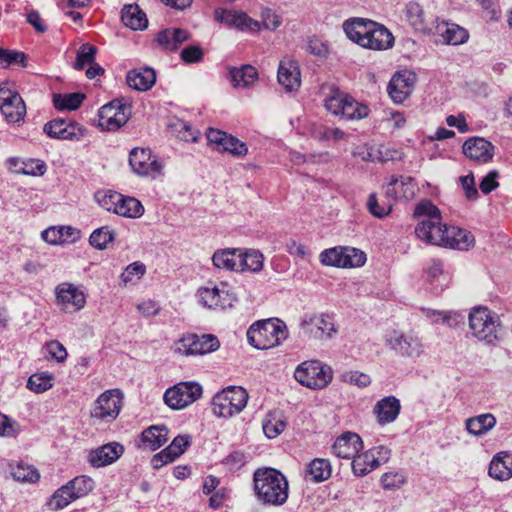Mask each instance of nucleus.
Wrapping results in <instances>:
<instances>
[{"label":"nucleus","mask_w":512,"mask_h":512,"mask_svg":"<svg viewBox=\"0 0 512 512\" xmlns=\"http://www.w3.org/2000/svg\"><path fill=\"white\" fill-rule=\"evenodd\" d=\"M496 425V418L491 413L480 414L466 420L467 431L475 436H481L490 431Z\"/></svg>","instance_id":"e433bc0d"},{"label":"nucleus","mask_w":512,"mask_h":512,"mask_svg":"<svg viewBox=\"0 0 512 512\" xmlns=\"http://www.w3.org/2000/svg\"><path fill=\"white\" fill-rule=\"evenodd\" d=\"M331 465L326 459L316 458L306 468V478L313 482H323L331 476Z\"/></svg>","instance_id":"79ce46f5"},{"label":"nucleus","mask_w":512,"mask_h":512,"mask_svg":"<svg viewBox=\"0 0 512 512\" xmlns=\"http://www.w3.org/2000/svg\"><path fill=\"white\" fill-rule=\"evenodd\" d=\"M0 111L9 123H20L24 120L26 106L21 97H14L10 103H1Z\"/></svg>","instance_id":"ea45409f"},{"label":"nucleus","mask_w":512,"mask_h":512,"mask_svg":"<svg viewBox=\"0 0 512 512\" xmlns=\"http://www.w3.org/2000/svg\"><path fill=\"white\" fill-rule=\"evenodd\" d=\"M390 348L404 358L417 359L424 354L422 338L414 332L394 331L388 340Z\"/></svg>","instance_id":"4468645a"},{"label":"nucleus","mask_w":512,"mask_h":512,"mask_svg":"<svg viewBox=\"0 0 512 512\" xmlns=\"http://www.w3.org/2000/svg\"><path fill=\"white\" fill-rule=\"evenodd\" d=\"M214 15L217 21L243 32H258L261 29V23L244 12L218 8Z\"/></svg>","instance_id":"a211bd4d"},{"label":"nucleus","mask_w":512,"mask_h":512,"mask_svg":"<svg viewBox=\"0 0 512 512\" xmlns=\"http://www.w3.org/2000/svg\"><path fill=\"white\" fill-rule=\"evenodd\" d=\"M320 262L325 266L344 268V247H333L322 251Z\"/></svg>","instance_id":"3c124183"},{"label":"nucleus","mask_w":512,"mask_h":512,"mask_svg":"<svg viewBox=\"0 0 512 512\" xmlns=\"http://www.w3.org/2000/svg\"><path fill=\"white\" fill-rule=\"evenodd\" d=\"M488 473L496 480H509L512 477V453L500 452L495 455L490 462Z\"/></svg>","instance_id":"7c9ffc66"},{"label":"nucleus","mask_w":512,"mask_h":512,"mask_svg":"<svg viewBox=\"0 0 512 512\" xmlns=\"http://www.w3.org/2000/svg\"><path fill=\"white\" fill-rule=\"evenodd\" d=\"M401 404L395 396H386L376 402L373 413L378 424L384 426L394 422L400 414Z\"/></svg>","instance_id":"5701e85b"},{"label":"nucleus","mask_w":512,"mask_h":512,"mask_svg":"<svg viewBox=\"0 0 512 512\" xmlns=\"http://www.w3.org/2000/svg\"><path fill=\"white\" fill-rule=\"evenodd\" d=\"M427 281L436 288L443 290L450 283V275L443 269V263L440 260L433 259L426 268Z\"/></svg>","instance_id":"4c0bfd02"},{"label":"nucleus","mask_w":512,"mask_h":512,"mask_svg":"<svg viewBox=\"0 0 512 512\" xmlns=\"http://www.w3.org/2000/svg\"><path fill=\"white\" fill-rule=\"evenodd\" d=\"M248 399V392L244 388L229 386L213 397L212 411L217 417L231 418L244 410Z\"/></svg>","instance_id":"423d86ee"},{"label":"nucleus","mask_w":512,"mask_h":512,"mask_svg":"<svg viewBox=\"0 0 512 512\" xmlns=\"http://www.w3.org/2000/svg\"><path fill=\"white\" fill-rule=\"evenodd\" d=\"M363 447L359 435L352 432H346L339 436L333 444L334 454L343 459L353 458Z\"/></svg>","instance_id":"a878e982"},{"label":"nucleus","mask_w":512,"mask_h":512,"mask_svg":"<svg viewBox=\"0 0 512 512\" xmlns=\"http://www.w3.org/2000/svg\"><path fill=\"white\" fill-rule=\"evenodd\" d=\"M406 482V477L398 471L384 473L381 477V485L386 490L399 489Z\"/></svg>","instance_id":"13d9d810"},{"label":"nucleus","mask_w":512,"mask_h":512,"mask_svg":"<svg viewBox=\"0 0 512 512\" xmlns=\"http://www.w3.org/2000/svg\"><path fill=\"white\" fill-rule=\"evenodd\" d=\"M191 38V33L185 29L168 28L157 33L155 41L166 51H176Z\"/></svg>","instance_id":"c85d7f7f"},{"label":"nucleus","mask_w":512,"mask_h":512,"mask_svg":"<svg viewBox=\"0 0 512 512\" xmlns=\"http://www.w3.org/2000/svg\"><path fill=\"white\" fill-rule=\"evenodd\" d=\"M11 475L16 481L28 483H35L40 478V474L35 467L23 462L11 466Z\"/></svg>","instance_id":"de8ad7c7"},{"label":"nucleus","mask_w":512,"mask_h":512,"mask_svg":"<svg viewBox=\"0 0 512 512\" xmlns=\"http://www.w3.org/2000/svg\"><path fill=\"white\" fill-rule=\"evenodd\" d=\"M406 17L410 24L419 30H424L429 23H433V17L427 18L423 7L417 2H410L406 6Z\"/></svg>","instance_id":"c03bdc74"},{"label":"nucleus","mask_w":512,"mask_h":512,"mask_svg":"<svg viewBox=\"0 0 512 512\" xmlns=\"http://www.w3.org/2000/svg\"><path fill=\"white\" fill-rule=\"evenodd\" d=\"M475 245V237L473 234L465 229L449 226L445 234V243L443 247L467 251Z\"/></svg>","instance_id":"cd10ccee"},{"label":"nucleus","mask_w":512,"mask_h":512,"mask_svg":"<svg viewBox=\"0 0 512 512\" xmlns=\"http://www.w3.org/2000/svg\"><path fill=\"white\" fill-rule=\"evenodd\" d=\"M463 153L474 161L487 162L493 157V145L481 137H472L465 141Z\"/></svg>","instance_id":"bb28decb"},{"label":"nucleus","mask_w":512,"mask_h":512,"mask_svg":"<svg viewBox=\"0 0 512 512\" xmlns=\"http://www.w3.org/2000/svg\"><path fill=\"white\" fill-rule=\"evenodd\" d=\"M295 380L302 386L312 390L326 388L333 379L329 366L318 360H308L299 364L294 372Z\"/></svg>","instance_id":"0eeeda50"},{"label":"nucleus","mask_w":512,"mask_h":512,"mask_svg":"<svg viewBox=\"0 0 512 512\" xmlns=\"http://www.w3.org/2000/svg\"><path fill=\"white\" fill-rule=\"evenodd\" d=\"M53 376L47 372L35 373L27 381V388L34 393H43L52 387Z\"/></svg>","instance_id":"8fccbe9b"},{"label":"nucleus","mask_w":512,"mask_h":512,"mask_svg":"<svg viewBox=\"0 0 512 512\" xmlns=\"http://www.w3.org/2000/svg\"><path fill=\"white\" fill-rule=\"evenodd\" d=\"M20 430L18 422L0 413V436L14 437Z\"/></svg>","instance_id":"338daca9"},{"label":"nucleus","mask_w":512,"mask_h":512,"mask_svg":"<svg viewBox=\"0 0 512 512\" xmlns=\"http://www.w3.org/2000/svg\"><path fill=\"white\" fill-rule=\"evenodd\" d=\"M288 337L286 324L279 319H266L253 324L247 331L249 343L256 349L278 346Z\"/></svg>","instance_id":"39448f33"},{"label":"nucleus","mask_w":512,"mask_h":512,"mask_svg":"<svg viewBox=\"0 0 512 512\" xmlns=\"http://www.w3.org/2000/svg\"><path fill=\"white\" fill-rule=\"evenodd\" d=\"M199 303L208 309L224 310L232 306L234 296L218 286H204L197 290Z\"/></svg>","instance_id":"f3484780"},{"label":"nucleus","mask_w":512,"mask_h":512,"mask_svg":"<svg viewBox=\"0 0 512 512\" xmlns=\"http://www.w3.org/2000/svg\"><path fill=\"white\" fill-rule=\"evenodd\" d=\"M121 194L116 191H104L96 193L95 197L98 204L105 210L117 213Z\"/></svg>","instance_id":"5fc2aeb1"},{"label":"nucleus","mask_w":512,"mask_h":512,"mask_svg":"<svg viewBox=\"0 0 512 512\" xmlns=\"http://www.w3.org/2000/svg\"><path fill=\"white\" fill-rule=\"evenodd\" d=\"M415 77L410 72L396 73L388 84V93L394 103H403L412 93Z\"/></svg>","instance_id":"aec40b11"},{"label":"nucleus","mask_w":512,"mask_h":512,"mask_svg":"<svg viewBox=\"0 0 512 512\" xmlns=\"http://www.w3.org/2000/svg\"><path fill=\"white\" fill-rule=\"evenodd\" d=\"M438 31L443 41L450 45L463 44L469 37L467 30L457 24L446 23L442 27H438Z\"/></svg>","instance_id":"a19ab883"},{"label":"nucleus","mask_w":512,"mask_h":512,"mask_svg":"<svg viewBox=\"0 0 512 512\" xmlns=\"http://www.w3.org/2000/svg\"><path fill=\"white\" fill-rule=\"evenodd\" d=\"M96 52L97 48L95 46L89 43L83 44L77 52L74 68L82 70L85 66L93 64Z\"/></svg>","instance_id":"603ef678"},{"label":"nucleus","mask_w":512,"mask_h":512,"mask_svg":"<svg viewBox=\"0 0 512 512\" xmlns=\"http://www.w3.org/2000/svg\"><path fill=\"white\" fill-rule=\"evenodd\" d=\"M202 386L194 381L179 382L164 393V402L174 410H182L202 396Z\"/></svg>","instance_id":"9d476101"},{"label":"nucleus","mask_w":512,"mask_h":512,"mask_svg":"<svg viewBox=\"0 0 512 512\" xmlns=\"http://www.w3.org/2000/svg\"><path fill=\"white\" fill-rule=\"evenodd\" d=\"M300 327L306 336L318 341L331 340L337 333L332 318L324 313L305 315L300 322Z\"/></svg>","instance_id":"ddd939ff"},{"label":"nucleus","mask_w":512,"mask_h":512,"mask_svg":"<svg viewBox=\"0 0 512 512\" xmlns=\"http://www.w3.org/2000/svg\"><path fill=\"white\" fill-rule=\"evenodd\" d=\"M367 106L358 103L351 96L348 97L339 116L346 120H360L368 116Z\"/></svg>","instance_id":"09e8293b"},{"label":"nucleus","mask_w":512,"mask_h":512,"mask_svg":"<svg viewBox=\"0 0 512 512\" xmlns=\"http://www.w3.org/2000/svg\"><path fill=\"white\" fill-rule=\"evenodd\" d=\"M177 137L186 142H196L200 132L189 123L179 120L175 124Z\"/></svg>","instance_id":"680f3d73"},{"label":"nucleus","mask_w":512,"mask_h":512,"mask_svg":"<svg viewBox=\"0 0 512 512\" xmlns=\"http://www.w3.org/2000/svg\"><path fill=\"white\" fill-rule=\"evenodd\" d=\"M54 293L55 304L64 313L74 314L86 306L87 295L81 285L62 282L55 287Z\"/></svg>","instance_id":"6e6552de"},{"label":"nucleus","mask_w":512,"mask_h":512,"mask_svg":"<svg viewBox=\"0 0 512 512\" xmlns=\"http://www.w3.org/2000/svg\"><path fill=\"white\" fill-rule=\"evenodd\" d=\"M342 379L344 382L360 388L367 387L371 383L370 376L359 371L346 372L343 374Z\"/></svg>","instance_id":"69168bd1"},{"label":"nucleus","mask_w":512,"mask_h":512,"mask_svg":"<svg viewBox=\"0 0 512 512\" xmlns=\"http://www.w3.org/2000/svg\"><path fill=\"white\" fill-rule=\"evenodd\" d=\"M286 428V422L281 418H277L275 416H270L263 424V431L265 435L270 438H276L280 435Z\"/></svg>","instance_id":"052dcab7"},{"label":"nucleus","mask_w":512,"mask_h":512,"mask_svg":"<svg viewBox=\"0 0 512 512\" xmlns=\"http://www.w3.org/2000/svg\"><path fill=\"white\" fill-rule=\"evenodd\" d=\"M122 400V393L118 389L103 392L95 401L91 417L102 423L115 420L122 409Z\"/></svg>","instance_id":"f8f14e48"},{"label":"nucleus","mask_w":512,"mask_h":512,"mask_svg":"<svg viewBox=\"0 0 512 512\" xmlns=\"http://www.w3.org/2000/svg\"><path fill=\"white\" fill-rule=\"evenodd\" d=\"M77 497L80 498L88 494L93 489V480L88 476H78L69 481Z\"/></svg>","instance_id":"0e129e2a"},{"label":"nucleus","mask_w":512,"mask_h":512,"mask_svg":"<svg viewBox=\"0 0 512 512\" xmlns=\"http://www.w3.org/2000/svg\"><path fill=\"white\" fill-rule=\"evenodd\" d=\"M76 499H78L77 494L68 482L54 492L48 504L52 510L56 511L65 508Z\"/></svg>","instance_id":"a18cd8bd"},{"label":"nucleus","mask_w":512,"mask_h":512,"mask_svg":"<svg viewBox=\"0 0 512 512\" xmlns=\"http://www.w3.org/2000/svg\"><path fill=\"white\" fill-rule=\"evenodd\" d=\"M262 25L265 29L274 31L282 23L281 17L270 8H264L261 12Z\"/></svg>","instance_id":"774afa93"},{"label":"nucleus","mask_w":512,"mask_h":512,"mask_svg":"<svg viewBox=\"0 0 512 512\" xmlns=\"http://www.w3.org/2000/svg\"><path fill=\"white\" fill-rule=\"evenodd\" d=\"M67 120L54 119L44 125V132L51 138L65 140Z\"/></svg>","instance_id":"bf43d9fd"},{"label":"nucleus","mask_w":512,"mask_h":512,"mask_svg":"<svg viewBox=\"0 0 512 512\" xmlns=\"http://www.w3.org/2000/svg\"><path fill=\"white\" fill-rule=\"evenodd\" d=\"M26 55L23 52L15 50H5L0 47V63L7 67L12 64H20L26 66Z\"/></svg>","instance_id":"e2e57ef3"},{"label":"nucleus","mask_w":512,"mask_h":512,"mask_svg":"<svg viewBox=\"0 0 512 512\" xmlns=\"http://www.w3.org/2000/svg\"><path fill=\"white\" fill-rule=\"evenodd\" d=\"M366 255L363 251L352 248L344 247V268H354L364 265Z\"/></svg>","instance_id":"4d7b16f0"},{"label":"nucleus","mask_w":512,"mask_h":512,"mask_svg":"<svg viewBox=\"0 0 512 512\" xmlns=\"http://www.w3.org/2000/svg\"><path fill=\"white\" fill-rule=\"evenodd\" d=\"M220 346L216 336L188 334L174 343V352L182 356L204 355L216 351Z\"/></svg>","instance_id":"9b49d317"},{"label":"nucleus","mask_w":512,"mask_h":512,"mask_svg":"<svg viewBox=\"0 0 512 512\" xmlns=\"http://www.w3.org/2000/svg\"><path fill=\"white\" fill-rule=\"evenodd\" d=\"M168 441V430L165 426H151L141 434L142 446L154 451Z\"/></svg>","instance_id":"f704fd0d"},{"label":"nucleus","mask_w":512,"mask_h":512,"mask_svg":"<svg viewBox=\"0 0 512 512\" xmlns=\"http://www.w3.org/2000/svg\"><path fill=\"white\" fill-rule=\"evenodd\" d=\"M145 265L141 262H134L126 267L121 274V281L124 285L138 282L145 274Z\"/></svg>","instance_id":"6e6d98bb"},{"label":"nucleus","mask_w":512,"mask_h":512,"mask_svg":"<svg viewBox=\"0 0 512 512\" xmlns=\"http://www.w3.org/2000/svg\"><path fill=\"white\" fill-rule=\"evenodd\" d=\"M113 231L108 227H101L92 232L89 237V243L96 249L103 250L113 241Z\"/></svg>","instance_id":"864d4df0"},{"label":"nucleus","mask_w":512,"mask_h":512,"mask_svg":"<svg viewBox=\"0 0 512 512\" xmlns=\"http://www.w3.org/2000/svg\"><path fill=\"white\" fill-rule=\"evenodd\" d=\"M278 82L286 91L298 90L301 84L300 69L296 61L284 59L278 68Z\"/></svg>","instance_id":"393cba45"},{"label":"nucleus","mask_w":512,"mask_h":512,"mask_svg":"<svg viewBox=\"0 0 512 512\" xmlns=\"http://www.w3.org/2000/svg\"><path fill=\"white\" fill-rule=\"evenodd\" d=\"M129 164L139 176L155 177L162 171V164L148 148H134L129 155Z\"/></svg>","instance_id":"dca6fc26"},{"label":"nucleus","mask_w":512,"mask_h":512,"mask_svg":"<svg viewBox=\"0 0 512 512\" xmlns=\"http://www.w3.org/2000/svg\"><path fill=\"white\" fill-rule=\"evenodd\" d=\"M385 192L394 200H411L416 195V183L411 177L392 176L385 187Z\"/></svg>","instance_id":"4be33fe9"},{"label":"nucleus","mask_w":512,"mask_h":512,"mask_svg":"<svg viewBox=\"0 0 512 512\" xmlns=\"http://www.w3.org/2000/svg\"><path fill=\"white\" fill-rule=\"evenodd\" d=\"M123 452L124 447L121 444L110 442L89 451L88 462L95 468L104 467L117 461Z\"/></svg>","instance_id":"412c9836"},{"label":"nucleus","mask_w":512,"mask_h":512,"mask_svg":"<svg viewBox=\"0 0 512 512\" xmlns=\"http://www.w3.org/2000/svg\"><path fill=\"white\" fill-rule=\"evenodd\" d=\"M343 29L350 40L367 49L386 50L394 43L392 33L371 20L357 18L346 21Z\"/></svg>","instance_id":"f257e3e1"},{"label":"nucleus","mask_w":512,"mask_h":512,"mask_svg":"<svg viewBox=\"0 0 512 512\" xmlns=\"http://www.w3.org/2000/svg\"><path fill=\"white\" fill-rule=\"evenodd\" d=\"M239 272H259L263 268V255L256 250L242 251L239 249Z\"/></svg>","instance_id":"37998d69"},{"label":"nucleus","mask_w":512,"mask_h":512,"mask_svg":"<svg viewBox=\"0 0 512 512\" xmlns=\"http://www.w3.org/2000/svg\"><path fill=\"white\" fill-rule=\"evenodd\" d=\"M258 500L265 504L282 505L288 498L286 477L273 468L257 469L253 477Z\"/></svg>","instance_id":"7ed1b4c3"},{"label":"nucleus","mask_w":512,"mask_h":512,"mask_svg":"<svg viewBox=\"0 0 512 512\" xmlns=\"http://www.w3.org/2000/svg\"><path fill=\"white\" fill-rule=\"evenodd\" d=\"M118 204L117 215L126 218H139L144 213V207L139 200L134 197L121 194Z\"/></svg>","instance_id":"49530a36"},{"label":"nucleus","mask_w":512,"mask_h":512,"mask_svg":"<svg viewBox=\"0 0 512 512\" xmlns=\"http://www.w3.org/2000/svg\"><path fill=\"white\" fill-rule=\"evenodd\" d=\"M415 217H425L415 227V234L421 241L443 247L449 226L441 221L440 210L429 200L419 202L414 209Z\"/></svg>","instance_id":"f03ea898"},{"label":"nucleus","mask_w":512,"mask_h":512,"mask_svg":"<svg viewBox=\"0 0 512 512\" xmlns=\"http://www.w3.org/2000/svg\"><path fill=\"white\" fill-rule=\"evenodd\" d=\"M81 232L72 226H52L42 232V239L51 245H65L77 242Z\"/></svg>","instance_id":"b1692460"},{"label":"nucleus","mask_w":512,"mask_h":512,"mask_svg":"<svg viewBox=\"0 0 512 512\" xmlns=\"http://www.w3.org/2000/svg\"><path fill=\"white\" fill-rule=\"evenodd\" d=\"M390 450L387 447L379 446L362 453H357L352 460V469L355 475L364 476L381 464L388 461Z\"/></svg>","instance_id":"2eb2a0df"},{"label":"nucleus","mask_w":512,"mask_h":512,"mask_svg":"<svg viewBox=\"0 0 512 512\" xmlns=\"http://www.w3.org/2000/svg\"><path fill=\"white\" fill-rule=\"evenodd\" d=\"M322 90L324 94V107L333 115L339 116L342 111V106L346 103L349 95L332 85L323 86Z\"/></svg>","instance_id":"473e14b6"},{"label":"nucleus","mask_w":512,"mask_h":512,"mask_svg":"<svg viewBox=\"0 0 512 512\" xmlns=\"http://www.w3.org/2000/svg\"><path fill=\"white\" fill-rule=\"evenodd\" d=\"M121 19L123 24L131 30H144L148 26L146 14L138 5H125L122 9Z\"/></svg>","instance_id":"72a5a7b5"},{"label":"nucleus","mask_w":512,"mask_h":512,"mask_svg":"<svg viewBox=\"0 0 512 512\" xmlns=\"http://www.w3.org/2000/svg\"><path fill=\"white\" fill-rule=\"evenodd\" d=\"M207 139L218 151L228 152L238 157L245 156L248 153V148L244 142L221 130L210 128L207 132Z\"/></svg>","instance_id":"6ab92c4d"},{"label":"nucleus","mask_w":512,"mask_h":512,"mask_svg":"<svg viewBox=\"0 0 512 512\" xmlns=\"http://www.w3.org/2000/svg\"><path fill=\"white\" fill-rule=\"evenodd\" d=\"M131 116V105L124 98L114 99L102 106L98 113V125L102 130L116 131Z\"/></svg>","instance_id":"1a4fd4ad"},{"label":"nucleus","mask_w":512,"mask_h":512,"mask_svg":"<svg viewBox=\"0 0 512 512\" xmlns=\"http://www.w3.org/2000/svg\"><path fill=\"white\" fill-rule=\"evenodd\" d=\"M229 76L235 88H248L258 81V72L251 65H242L239 68L230 67Z\"/></svg>","instance_id":"2f4dec72"},{"label":"nucleus","mask_w":512,"mask_h":512,"mask_svg":"<svg viewBox=\"0 0 512 512\" xmlns=\"http://www.w3.org/2000/svg\"><path fill=\"white\" fill-rule=\"evenodd\" d=\"M85 97L81 92L56 93L53 95V105L58 111H74L82 105Z\"/></svg>","instance_id":"58836bf2"},{"label":"nucleus","mask_w":512,"mask_h":512,"mask_svg":"<svg viewBox=\"0 0 512 512\" xmlns=\"http://www.w3.org/2000/svg\"><path fill=\"white\" fill-rule=\"evenodd\" d=\"M469 327L479 341L495 346L501 339V323L498 315L487 307H475L469 314Z\"/></svg>","instance_id":"20e7f679"},{"label":"nucleus","mask_w":512,"mask_h":512,"mask_svg":"<svg viewBox=\"0 0 512 512\" xmlns=\"http://www.w3.org/2000/svg\"><path fill=\"white\" fill-rule=\"evenodd\" d=\"M239 249L226 248L214 252L212 261L217 269L239 272Z\"/></svg>","instance_id":"c9c22d12"},{"label":"nucleus","mask_w":512,"mask_h":512,"mask_svg":"<svg viewBox=\"0 0 512 512\" xmlns=\"http://www.w3.org/2000/svg\"><path fill=\"white\" fill-rule=\"evenodd\" d=\"M128 86L137 91H148L156 82V72L150 67L133 69L127 73Z\"/></svg>","instance_id":"c756f323"}]
</instances>
